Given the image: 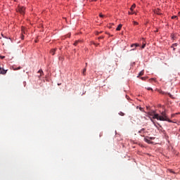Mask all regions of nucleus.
<instances>
[{
    "label": "nucleus",
    "mask_w": 180,
    "mask_h": 180,
    "mask_svg": "<svg viewBox=\"0 0 180 180\" xmlns=\"http://www.w3.org/2000/svg\"><path fill=\"white\" fill-rule=\"evenodd\" d=\"M168 96H169V98H172V96L171 94H168Z\"/></svg>",
    "instance_id": "23"
},
{
    "label": "nucleus",
    "mask_w": 180,
    "mask_h": 180,
    "mask_svg": "<svg viewBox=\"0 0 180 180\" xmlns=\"http://www.w3.org/2000/svg\"><path fill=\"white\" fill-rule=\"evenodd\" d=\"M151 138L150 137H146L144 138V141H146V143H148V144H151V141L150 140Z\"/></svg>",
    "instance_id": "4"
},
{
    "label": "nucleus",
    "mask_w": 180,
    "mask_h": 180,
    "mask_svg": "<svg viewBox=\"0 0 180 180\" xmlns=\"http://www.w3.org/2000/svg\"><path fill=\"white\" fill-rule=\"evenodd\" d=\"M144 74V71H141L139 72V75L141 76V75H143Z\"/></svg>",
    "instance_id": "15"
},
{
    "label": "nucleus",
    "mask_w": 180,
    "mask_h": 180,
    "mask_svg": "<svg viewBox=\"0 0 180 180\" xmlns=\"http://www.w3.org/2000/svg\"><path fill=\"white\" fill-rule=\"evenodd\" d=\"M98 39V40H101V39H103V36L99 37Z\"/></svg>",
    "instance_id": "22"
},
{
    "label": "nucleus",
    "mask_w": 180,
    "mask_h": 180,
    "mask_svg": "<svg viewBox=\"0 0 180 180\" xmlns=\"http://www.w3.org/2000/svg\"><path fill=\"white\" fill-rule=\"evenodd\" d=\"M146 89H148V91H153V88L151 87H146Z\"/></svg>",
    "instance_id": "13"
},
{
    "label": "nucleus",
    "mask_w": 180,
    "mask_h": 180,
    "mask_svg": "<svg viewBox=\"0 0 180 180\" xmlns=\"http://www.w3.org/2000/svg\"><path fill=\"white\" fill-rule=\"evenodd\" d=\"M25 8L23 6H19L17 12H19L21 15H25Z\"/></svg>",
    "instance_id": "2"
},
{
    "label": "nucleus",
    "mask_w": 180,
    "mask_h": 180,
    "mask_svg": "<svg viewBox=\"0 0 180 180\" xmlns=\"http://www.w3.org/2000/svg\"><path fill=\"white\" fill-rule=\"evenodd\" d=\"M50 53L52 56H54V54H56V49H51Z\"/></svg>",
    "instance_id": "8"
},
{
    "label": "nucleus",
    "mask_w": 180,
    "mask_h": 180,
    "mask_svg": "<svg viewBox=\"0 0 180 180\" xmlns=\"http://www.w3.org/2000/svg\"><path fill=\"white\" fill-rule=\"evenodd\" d=\"M176 46H178V44L175 43V44H173L172 45V49H173V51H175V47H176Z\"/></svg>",
    "instance_id": "6"
},
{
    "label": "nucleus",
    "mask_w": 180,
    "mask_h": 180,
    "mask_svg": "<svg viewBox=\"0 0 180 180\" xmlns=\"http://www.w3.org/2000/svg\"><path fill=\"white\" fill-rule=\"evenodd\" d=\"M158 126H160V127H161V125H160V124H158Z\"/></svg>",
    "instance_id": "27"
},
{
    "label": "nucleus",
    "mask_w": 180,
    "mask_h": 180,
    "mask_svg": "<svg viewBox=\"0 0 180 180\" xmlns=\"http://www.w3.org/2000/svg\"><path fill=\"white\" fill-rule=\"evenodd\" d=\"M129 15H133V13H133V12H131V11H129Z\"/></svg>",
    "instance_id": "21"
},
{
    "label": "nucleus",
    "mask_w": 180,
    "mask_h": 180,
    "mask_svg": "<svg viewBox=\"0 0 180 180\" xmlns=\"http://www.w3.org/2000/svg\"><path fill=\"white\" fill-rule=\"evenodd\" d=\"M146 79V77H141V79Z\"/></svg>",
    "instance_id": "25"
},
{
    "label": "nucleus",
    "mask_w": 180,
    "mask_h": 180,
    "mask_svg": "<svg viewBox=\"0 0 180 180\" xmlns=\"http://www.w3.org/2000/svg\"><path fill=\"white\" fill-rule=\"evenodd\" d=\"M133 23H134V25H139V22H136V21H134Z\"/></svg>",
    "instance_id": "19"
},
{
    "label": "nucleus",
    "mask_w": 180,
    "mask_h": 180,
    "mask_svg": "<svg viewBox=\"0 0 180 180\" xmlns=\"http://www.w3.org/2000/svg\"><path fill=\"white\" fill-rule=\"evenodd\" d=\"M122 26H123V25H122V24H120V25L117 26V27L116 28V30H117V31L121 30Z\"/></svg>",
    "instance_id": "7"
},
{
    "label": "nucleus",
    "mask_w": 180,
    "mask_h": 180,
    "mask_svg": "<svg viewBox=\"0 0 180 180\" xmlns=\"http://www.w3.org/2000/svg\"><path fill=\"white\" fill-rule=\"evenodd\" d=\"M134 46H135V47H138L139 44H132V45L131 46V47H134Z\"/></svg>",
    "instance_id": "14"
},
{
    "label": "nucleus",
    "mask_w": 180,
    "mask_h": 180,
    "mask_svg": "<svg viewBox=\"0 0 180 180\" xmlns=\"http://www.w3.org/2000/svg\"><path fill=\"white\" fill-rule=\"evenodd\" d=\"M162 115H160L158 114H155L154 112L150 113V116H153V119H157V120H160L161 122H169V123H172V120H169L168 118V116L167 115V113L165 112H162Z\"/></svg>",
    "instance_id": "1"
},
{
    "label": "nucleus",
    "mask_w": 180,
    "mask_h": 180,
    "mask_svg": "<svg viewBox=\"0 0 180 180\" xmlns=\"http://www.w3.org/2000/svg\"><path fill=\"white\" fill-rule=\"evenodd\" d=\"M78 43H79V41H77L74 44V45H75V46H77V45L78 44Z\"/></svg>",
    "instance_id": "18"
},
{
    "label": "nucleus",
    "mask_w": 180,
    "mask_h": 180,
    "mask_svg": "<svg viewBox=\"0 0 180 180\" xmlns=\"http://www.w3.org/2000/svg\"><path fill=\"white\" fill-rule=\"evenodd\" d=\"M134 8H136V4H133V5L131 6V7L130 8V11H131V12H133V9H134Z\"/></svg>",
    "instance_id": "9"
},
{
    "label": "nucleus",
    "mask_w": 180,
    "mask_h": 180,
    "mask_svg": "<svg viewBox=\"0 0 180 180\" xmlns=\"http://www.w3.org/2000/svg\"><path fill=\"white\" fill-rule=\"evenodd\" d=\"M1 58H2V59L5 58V56H1Z\"/></svg>",
    "instance_id": "24"
},
{
    "label": "nucleus",
    "mask_w": 180,
    "mask_h": 180,
    "mask_svg": "<svg viewBox=\"0 0 180 180\" xmlns=\"http://www.w3.org/2000/svg\"><path fill=\"white\" fill-rule=\"evenodd\" d=\"M138 133H139V134H141V136H142L143 137H144V135H145V134H147V133H148V131H147V130H146L145 128H142L141 130H139V131H138Z\"/></svg>",
    "instance_id": "3"
},
{
    "label": "nucleus",
    "mask_w": 180,
    "mask_h": 180,
    "mask_svg": "<svg viewBox=\"0 0 180 180\" xmlns=\"http://www.w3.org/2000/svg\"><path fill=\"white\" fill-rule=\"evenodd\" d=\"M88 66V63H86V67H87Z\"/></svg>",
    "instance_id": "26"
},
{
    "label": "nucleus",
    "mask_w": 180,
    "mask_h": 180,
    "mask_svg": "<svg viewBox=\"0 0 180 180\" xmlns=\"http://www.w3.org/2000/svg\"><path fill=\"white\" fill-rule=\"evenodd\" d=\"M38 72L40 74L39 77H41V74H43V70H40L38 71Z\"/></svg>",
    "instance_id": "11"
},
{
    "label": "nucleus",
    "mask_w": 180,
    "mask_h": 180,
    "mask_svg": "<svg viewBox=\"0 0 180 180\" xmlns=\"http://www.w3.org/2000/svg\"><path fill=\"white\" fill-rule=\"evenodd\" d=\"M86 68H84L83 69V71H82V75H86Z\"/></svg>",
    "instance_id": "10"
},
{
    "label": "nucleus",
    "mask_w": 180,
    "mask_h": 180,
    "mask_svg": "<svg viewBox=\"0 0 180 180\" xmlns=\"http://www.w3.org/2000/svg\"><path fill=\"white\" fill-rule=\"evenodd\" d=\"M176 18H178L176 15H173V16L172 17V19H176Z\"/></svg>",
    "instance_id": "17"
},
{
    "label": "nucleus",
    "mask_w": 180,
    "mask_h": 180,
    "mask_svg": "<svg viewBox=\"0 0 180 180\" xmlns=\"http://www.w3.org/2000/svg\"><path fill=\"white\" fill-rule=\"evenodd\" d=\"M146 47V44H143L141 46V49H144Z\"/></svg>",
    "instance_id": "20"
},
{
    "label": "nucleus",
    "mask_w": 180,
    "mask_h": 180,
    "mask_svg": "<svg viewBox=\"0 0 180 180\" xmlns=\"http://www.w3.org/2000/svg\"><path fill=\"white\" fill-rule=\"evenodd\" d=\"M119 115H120V116H124V112H119Z\"/></svg>",
    "instance_id": "12"
},
{
    "label": "nucleus",
    "mask_w": 180,
    "mask_h": 180,
    "mask_svg": "<svg viewBox=\"0 0 180 180\" xmlns=\"http://www.w3.org/2000/svg\"><path fill=\"white\" fill-rule=\"evenodd\" d=\"M99 16H100V18H104L105 17V15H103L102 13H100Z\"/></svg>",
    "instance_id": "16"
},
{
    "label": "nucleus",
    "mask_w": 180,
    "mask_h": 180,
    "mask_svg": "<svg viewBox=\"0 0 180 180\" xmlns=\"http://www.w3.org/2000/svg\"><path fill=\"white\" fill-rule=\"evenodd\" d=\"M18 70H20V68H18Z\"/></svg>",
    "instance_id": "28"
},
{
    "label": "nucleus",
    "mask_w": 180,
    "mask_h": 180,
    "mask_svg": "<svg viewBox=\"0 0 180 180\" xmlns=\"http://www.w3.org/2000/svg\"><path fill=\"white\" fill-rule=\"evenodd\" d=\"M154 13H155L156 15H162V13L161 12V11H160V9L154 10Z\"/></svg>",
    "instance_id": "5"
},
{
    "label": "nucleus",
    "mask_w": 180,
    "mask_h": 180,
    "mask_svg": "<svg viewBox=\"0 0 180 180\" xmlns=\"http://www.w3.org/2000/svg\"><path fill=\"white\" fill-rule=\"evenodd\" d=\"M99 33H101V32H98L97 34H99Z\"/></svg>",
    "instance_id": "29"
}]
</instances>
